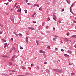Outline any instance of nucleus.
<instances>
[{
    "mask_svg": "<svg viewBox=\"0 0 76 76\" xmlns=\"http://www.w3.org/2000/svg\"><path fill=\"white\" fill-rule=\"evenodd\" d=\"M53 70L54 71H55V72H59V73H62V72H63V71L57 69H53Z\"/></svg>",
    "mask_w": 76,
    "mask_h": 76,
    "instance_id": "nucleus-1",
    "label": "nucleus"
},
{
    "mask_svg": "<svg viewBox=\"0 0 76 76\" xmlns=\"http://www.w3.org/2000/svg\"><path fill=\"white\" fill-rule=\"evenodd\" d=\"M29 39V38L28 37H27L26 38V42H27V43H28V40Z\"/></svg>",
    "mask_w": 76,
    "mask_h": 76,
    "instance_id": "nucleus-2",
    "label": "nucleus"
},
{
    "mask_svg": "<svg viewBox=\"0 0 76 76\" xmlns=\"http://www.w3.org/2000/svg\"><path fill=\"white\" fill-rule=\"evenodd\" d=\"M39 51H40V53H45V54L46 53L45 52L41 50H40Z\"/></svg>",
    "mask_w": 76,
    "mask_h": 76,
    "instance_id": "nucleus-3",
    "label": "nucleus"
},
{
    "mask_svg": "<svg viewBox=\"0 0 76 76\" xmlns=\"http://www.w3.org/2000/svg\"><path fill=\"white\" fill-rule=\"evenodd\" d=\"M28 29H32V30H34V29H35L34 28L32 27H28Z\"/></svg>",
    "mask_w": 76,
    "mask_h": 76,
    "instance_id": "nucleus-4",
    "label": "nucleus"
},
{
    "mask_svg": "<svg viewBox=\"0 0 76 76\" xmlns=\"http://www.w3.org/2000/svg\"><path fill=\"white\" fill-rule=\"evenodd\" d=\"M66 2H67L69 4V3H70V0H66Z\"/></svg>",
    "mask_w": 76,
    "mask_h": 76,
    "instance_id": "nucleus-5",
    "label": "nucleus"
},
{
    "mask_svg": "<svg viewBox=\"0 0 76 76\" xmlns=\"http://www.w3.org/2000/svg\"><path fill=\"white\" fill-rule=\"evenodd\" d=\"M65 41H66V42H67L69 41V40H68V39L67 38H65L64 39Z\"/></svg>",
    "mask_w": 76,
    "mask_h": 76,
    "instance_id": "nucleus-6",
    "label": "nucleus"
},
{
    "mask_svg": "<svg viewBox=\"0 0 76 76\" xmlns=\"http://www.w3.org/2000/svg\"><path fill=\"white\" fill-rule=\"evenodd\" d=\"M64 56L65 57H68H68H69V56L66 54H64Z\"/></svg>",
    "mask_w": 76,
    "mask_h": 76,
    "instance_id": "nucleus-7",
    "label": "nucleus"
},
{
    "mask_svg": "<svg viewBox=\"0 0 76 76\" xmlns=\"http://www.w3.org/2000/svg\"><path fill=\"white\" fill-rule=\"evenodd\" d=\"M36 14V13L34 12V13L33 14V15H32L31 17H34V15H35Z\"/></svg>",
    "mask_w": 76,
    "mask_h": 76,
    "instance_id": "nucleus-8",
    "label": "nucleus"
},
{
    "mask_svg": "<svg viewBox=\"0 0 76 76\" xmlns=\"http://www.w3.org/2000/svg\"><path fill=\"white\" fill-rule=\"evenodd\" d=\"M1 41H2V42H6V40H5L4 39H2L1 40Z\"/></svg>",
    "mask_w": 76,
    "mask_h": 76,
    "instance_id": "nucleus-9",
    "label": "nucleus"
},
{
    "mask_svg": "<svg viewBox=\"0 0 76 76\" xmlns=\"http://www.w3.org/2000/svg\"><path fill=\"white\" fill-rule=\"evenodd\" d=\"M53 18L56 19H57V17H56V16H55V15H53Z\"/></svg>",
    "mask_w": 76,
    "mask_h": 76,
    "instance_id": "nucleus-10",
    "label": "nucleus"
},
{
    "mask_svg": "<svg viewBox=\"0 0 76 76\" xmlns=\"http://www.w3.org/2000/svg\"><path fill=\"white\" fill-rule=\"evenodd\" d=\"M15 48H14L12 50H11V51H10V53H12V51H13V50H15Z\"/></svg>",
    "mask_w": 76,
    "mask_h": 76,
    "instance_id": "nucleus-11",
    "label": "nucleus"
},
{
    "mask_svg": "<svg viewBox=\"0 0 76 76\" xmlns=\"http://www.w3.org/2000/svg\"><path fill=\"white\" fill-rule=\"evenodd\" d=\"M69 64L70 66H71V65H72V64H73V63H69Z\"/></svg>",
    "mask_w": 76,
    "mask_h": 76,
    "instance_id": "nucleus-12",
    "label": "nucleus"
},
{
    "mask_svg": "<svg viewBox=\"0 0 76 76\" xmlns=\"http://www.w3.org/2000/svg\"><path fill=\"white\" fill-rule=\"evenodd\" d=\"M50 20V18L49 17H48L47 18V20H48V21H49V20Z\"/></svg>",
    "mask_w": 76,
    "mask_h": 76,
    "instance_id": "nucleus-13",
    "label": "nucleus"
},
{
    "mask_svg": "<svg viewBox=\"0 0 76 76\" xmlns=\"http://www.w3.org/2000/svg\"><path fill=\"white\" fill-rule=\"evenodd\" d=\"M36 42L37 45H38V43H39V42L37 40H36Z\"/></svg>",
    "mask_w": 76,
    "mask_h": 76,
    "instance_id": "nucleus-14",
    "label": "nucleus"
},
{
    "mask_svg": "<svg viewBox=\"0 0 76 76\" xmlns=\"http://www.w3.org/2000/svg\"><path fill=\"white\" fill-rule=\"evenodd\" d=\"M25 13H27V12H28L27 11V10H25Z\"/></svg>",
    "mask_w": 76,
    "mask_h": 76,
    "instance_id": "nucleus-15",
    "label": "nucleus"
},
{
    "mask_svg": "<svg viewBox=\"0 0 76 76\" xmlns=\"http://www.w3.org/2000/svg\"><path fill=\"white\" fill-rule=\"evenodd\" d=\"M9 65H10V66H11V65L12 64V63L11 62H9Z\"/></svg>",
    "mask_w": 76,
    "mask_h": 76,
    "instance_id": "nucleus-16",
    "label": "nucleus"
},
{
    "mask_svg": "<svg viewBox=\"0 0 76 76\" xmlns=\"http://www.w3.org/2000/svg\"><path fill=\"white\" fill-rule=\"evenodd\" d=\"M70 35V33H68L66 34V35H67V36H69V35Z\"/></svg>",
    "mask_w": 76,
    "mask_h": 76,
    "instance_id": "nucleus-17",
    "label": "nucleus"
},
{
    "mask_svg": "<svg viewBox=\"0 0 76 76\" xmlns=\"http://www.w3.org/2000/svg\"><path fill=\"white\" fill-rule=\"evenodd\" d=\"M76 37V35H74L71 36V37Z\"/></svg>",
    "mask_w": 76,
    "mask_h": 76,
    "instance_id": "nucleus-18",
    "label": "nucleus"
},
{
    "mask_svg": "<svg viewBox=\"0 0 76 76\" xmlns=\"http://www.w3.org/2000/svg\"><path fill=\"white\" fill-rule=\"evenodd\" d=\"M42 8L41 7H40L39 9V10H40L41 11L42 10Z\"/></svg>",
    "mask_w": 76,
    "mask_h": 76,
    "instance_id": "nucleus-19",
    "label": "nucleus"
},
{
    "mask_svg": "<svg viewBox=\"0 0 76 76\" xmlns=\"http://www.w3.org/2000/svg\"><path fill=\"white\" fill-rule=\"evenodd\" d=\"M75 73H73V72H72L71 73V75H75Z\"/></svg>",
    "mask_w": 76,
    "mask_h": 76,
    "instance_id": "nucleus-20",
    "label": "nucleus"
},
{
    "mask_svg": "<svg viewBox=\"0 0 76 76\" xmlns=\"http://www.w3.org/2000/svg\"><path fill=\"white\" fill-rule=\"evenodd\" d=\"M0 25L1 26V27H3V25L2 24H0Z\"/></svg>",
    "mask_w": 76,
    "mask_h": 76,
    "instance_id": "nucleus-21",
    "label": "nucleus"
},
{
    "mask_svg": "<svg viewBox=\"0 0 76 76\" xmlns=\"http://www.w3.org/2000/svg\"><path fill=\"white\" fill-rule=\"evenodd\" d=\"M10 40L11 41H13V38H11Z\"/></svg>",
    "mask_w": 76,
    "mask_h": 76,
    "instance_id": "nucleus-22",
    "label": "nucleus"
},
{
    "mask_svg": "<svg viewBox=\"0 0 76 76\" xmlns=\"http://www.w3.org/2000/svg\"><path fill=\"white\" fill-rule=\"evenodd\" d=\"M19 34L20 36H21V37H22V34L20 33Z\"/></svg>",
    "mask_w": 76,
    "mask_h": 76,
    "instance_id": "nucleus-23",
    "label": "nucleus"
},
{
    "mask_svg": "<svg viewBox=\"0 0 76 76\" xmlns=\"http://www.w3.org/2000/svg\"><path fill=\"white\" fill-rule=\"evenodd\" d=\"M24 70H25V69H26V68L25 67H23L22 68Z\"/></svg>",
    "mask_w": 76,
    "mask_h": 76,
    "instance_id": "nucleus-24",
    "label": "nucleus"
},
{
    "mask_svg": "<svg viewBox=\"0 0 76 76\" xmlns=\"http://www.w3.org/2000/svg\"><path fill=\"white\" fill-rule=\"evenodd\" d=\"M15 55H14L12 57V58H14V57H15Z\"/></svg>",
    "mask_w": 76,
    "mask_h": 76,
    "instance_id": "nucleus-25",
    "label": "nucleus"
},
{
    "mask_svg": "<svg viewBox=\"0 0 76 76\" xmlns=\"http://www.w3.org/2000/svg\"><path fill=\"white\" fill-rule=\"evenodd\" d=\"M5 4H6V5H8V4H9V3H5Z\"/></svg>",
    "mask_w": 76,
    "mask_h": 76,
    "instance_id": "nucleus-26",
    "label": "nucleus"
},
{
    "mask_svg": "<svg viewBox=\"0 0 76 76\" xmlns=\"http://www.w3.org/2000/svg\"><path fill=\"white\" fill-rule=\"evenodd\" d=\"M27 75H28V73H26L25 75H23V76H27Z\"/></svg>",
    "mask_w": 76,
    "mask_h": 76,
    "instance_id": "nucleus-27",
    "label": "nucleus"
},
{
    "mask_svg": "<svg viewBox=\"0 0 76 76\" xmlns=\"http://www.w3.org/2000/svg\"><path fill=\"white\" fill-rule=\"evenodd\" d=\"M33 23H36V21H34L33 22Z\"/></svg>",
    "mask_w": 76,
    "mask_h": 76,
    "instance_id": "nucleus-28",
    "label": "nucleus"
},
{
    "mask_svg": "<svg viewBox=\"0 0 76 76\" xmlns=\"http://www.w3.org/2000/svg\"><path fill=\"white\" fill-rule=\"evenodd\" d=\"M42 26H44V23H42Z\"/></svg>",
    "mask_w": 76,
    "mask_h": 76,
    "instance_id": "nucleus-29",
    "label": "nucleus"
},
{
    "mask_svg": "<svg viewBox=\"0 0 76 76\" xmlns=\"http://www.w3.org/2000/svg\"><path fill=\"white\" fill-rule=\"evenodd\" d=\"M20 48L21 49V50H22V49H23V48L21 46H20Z\"/></svg>",
    "mask_w": 76,
    "mask_h": 76,
    "instance_id": "nucleus-30",
    "label": "nucleus"
},
{
    "mask_svg": "<svg viewBox=\"0 0 76 76\" xmlns=\"http://www.w3.org/2000/svg\"><path fill=\"white\" fill-rule=\"evenodd\" d=\"M17 4H18V3H16L15 4V6H16V5H17Z\"/></svg>",
    "mask_w": 76,
    "mask_h": 76,
    "instance_id": "nucleus-31",
    "label": "nucleus"
},
{
    "mask_svg": "<svg viewBox=\"0 0 76 76\" xmlns=\"http://www.w3.org/2000/svg\"><path fill=\"white\" fill-rule=\"evenodd\" d=\"M17 11L18 12H20V10H17Z\"/></svg>",
    "mask_w": 76,
    "mask_h": 76,
    "instance_id": "nucleus-32",
    "label": "nucleus"
},
{
    "mask_svg": "<svg viewBox=\"0 0 76 76\" xmlns=\"http://www.w3.org/2000/svg\"><path fill=\"white\" fill-rule=\"evenodd\" d=\"M73 6V4H72V5L71 6V7H72Z\"/></svg>",
    "mask_w": 76,
    "mask_h": 76,
    "instance_id": "nucleus-33",
    "label": "nucleus"
},
{
    "mask_svg": "<svg viewBox=\"0 0 76 76\" xmlns=\"http://www.w3.org/2000/svg\"><path fill=\"white\" fill-rule=\"evenodd\" d=\"M25 2L26 3H28V0H25Z\"/></svg>",
    "mask_w": 76,
    "mask_h": 76,
    "instance_id": "nucleus-34",
    "label": "nucleus"
},
{
    "mask_svg": "<svg viewBox=\"0 0 76 76\" xmlns=\"http://www.w3.org/2000/svg\"><path fill=\"white\" fill-rule=\"evenodd\" d=\"M37 4H34V7H35V6H37Z\"/></svg>",
    "mask_w": 76,
    "mask_h": 76,
    "instance_id": "nucleus-35",
    "label": "nucleus"
},
{
    "mask_svg": "<svg viewBox=\"0 0 76 76\" xmlns=\"http://www.w3.org/2000/svg\"><path fill=\"white\" fill-rule=\"evenodd\" d=\"M48 49H50V46H48Z\"/></svg>",
    "mask_w": 76,
    "mask_h": 76,
    "instance_id": "nucleus-36",
    "label": "nucleus"
},
{
    "mask_svg": "<svg viewBox=\"0 0 76 76\" xmlns=\"http://www.w3.org/2000/svg\"><path fill=\"white\" fill-rule=\"evenodd\" d=\"M8 1H9V2H11L12 0H8Z\"/></svg>",
    "mask_w": 76,
    "mask_h": 76,
    "instance_id": "nucleus-37",
    "label": "nucleus"
},
{
    "mask_svg": "<svg viewBox=\"0 0 76 76\" xmlns=\"http://www.w3.org/2000/svg\"><path fill=\"white\" fill-rule=\"evenodd\" d=\"M15 35H16V36H17V37H18V34H15Z\"/></svg>",
    "mask_w": 76,
    "mask_h": 76,
    "instance_id": "nucleus-38",
    "label": "nucleus"
},
{
    "mask_svg": "<svg viewBox=\"0 0 76 76\" xmlns=\"http://www.w3.org/2000/svg\"><path fill=\"white\" fill-rule=\"evenodd\" d=\"M74 47L75 48H76V45H74Z\"/></svg>",
    "mask_w": 76,
    "mask_h": 76,
    "instance_id": "nucleus-39",
    "label": "nucleus"
},
{
    "mask_svg": "<svg viewBox=\"0 0 76 76\" xmlns=\"http://www.w3.org/2000/svg\"><path fill=\"white\" fill-rule=\"evenodd\" d=\"M34 65V64H31V66L32 67V66Z\"/></svg>",
    "mask_w": 76,
    "mask_h": 76,
    "instance_id": "nucleus-40",
    "label": "nucleus"
},
{
    "mask_svg": "<svg viewBox=\"0 0 76 76\" xmlns=\"http://www.w3.org/2000/svg\"><path fill=\"white\" fill-rule=\"evenodd\" d=\"M47 62H44V64H47Z\"/></svg>",
    "mask_w": 76,
    "mask_h": 76,
    "instance_id": "nucleus-41",
    "label": "nucleus"
},
{
    "mask_svg": "<svg viewBox=\"0 0 76 76\" xmlns=\"http://www.w3.org/2000/svg\"><path fill=\"white\" fill-rule=\"evenodd\" d=\"M11 60L12 61H13V58H12V59H11Z\"/></svg>",
    "mask_w": 76,
    "mask_h": 76,
    "instance_id": "nucleus-42",
    "label": "nucleus"
},
{
    "mask_svg": "<svg viewBox=\"0 0 76 76\" xmlns=\"http://www.w3.org/2000/svg\"><path fill=\"white\" fill-rule=\"evenodd\" d=\"M53 19L55 20V21H56V18H53Z\"/></svg>",
    "mask_w": 76,
    "mask_h": 76,
    "instance_id": "nucleus-43",
    "label": "nucleus"
},
{
    "mask_svg": "<svg viewBox=\"0 0 76 76\" xmlns=\"http://www.w3.org/2000/svg\"><path fill=\"white\" fill-rule=\"evenodd\" d=\"M64 9H63L62 10V11H64Z\"/></svg>",
    "mask_w": 76,
    "mask_h": 76,
    "instance_id": "nucleus-44",
    "label": "nucleus"
},
{
    "mask_svg": "<svg viewBox=\"0 0 76 76\" xmlns=\"http://www.w3.org/2000/svg\"><path fill=\"white\" fill-rule=\"evenodd\" d=\"M1 34H2V32L1 31L0 32V35H1Z\"/></svg>",
    "mask_w": 76,
    "mask_h": 76,
    "instance_id": "nucleus-45",
    "label": "nucleus"
},
{
    "mask_svg": "<svg viewBox=\"0 0 76 76\" xmlns=\"http://www.w3.org/2000/svg\"><path fill=\"white\" fill-rule=\"evenodd\" d=\"M37 68L38 69H39V66H38L37 67Z\"/></svg>",
    "mask_w": 76,
    "mask_h": 76,
    "instance_id": "nucleus-46",
    "label": "nucleus"
},
{
    "mask_svg": "<svg viewBox=\"0 0 76 76\" xmlns=\"http://www.w3.org/2000/svg\"><path fill=\"white\" fill-rule=\"evenodd\" d=\"M37 7H39V5H37Z\"/></svg>",
    "mask_w": 76,
    "mask_h": 76,
    "instance_id": "nucleus-47",
    "label": "nucleus"
},
{
    "mask_svg": "<svg viewBox=\"0 0 76 76\" xmlns=\"http://www.w3.org/2000/svg\"><path fill=\"white\" fill-rule=\"evenodd\" d=\"M2 57H5V56H2Z\"/></svg>",
    "mask_w": 76,
    "mask_h": 76,
    "instance_id": "nucleus-48",
    "label": "nucleus"
},
{
    "mask_svg": "<svg viewBox=\"0 0 76 76\" xmlns=\"http://www.w3.org/2000/svg\"><path fill=\"white\" fill-rule=\"evenodd\" d=\"M61 51H64V50L63 49H62L61 50Z\"/></svg>",
    "mask_w": 76,
    "mask_h": 76,
    "instance_id": "nucleus-49",
    "label": "nucleus"
},
{
    "mask_svg": "<svg viewBox=\"0 0 76 76\" xmlns=\"http://www.w3.org/2000/svg\"><path fill=\"white\" fill-rule=\"evenodd\" d=\"M58 22H59V23H61V21H60V20H59Z\"/></svg>",
    "mask_w": 76,
    "mask_h": 76,
    "instance_id": "nucleus-50",
    "label": "nucleus"
},
{
    "mask_svg": "<svg viewBox=\"0 0 76 76\" xmlns=\"http://www.w3.org/2000/svg\"><path fill=\"white\" fill-rule=\"evenodd\" d=\"M74 23H76V21L75 20L74 21Z\"/></svg>",
    "mask_w": 76,
    "mask_h": 76,
    "instance_id": "nucleus-51",
    "label": "nucleus"
},
{
    "mask_svg": "<svg viewBox=\"0 0 76 76\" xmlns=\"http://www.w3.org/2000/svg\"><path fill=\"white\" fill-rule=\"evenodd\" d=\"M7 43H5V45L6 46V45H7Z\"/></svg>",
    "mask_w": 76,
    "mask_h": 76,
    "instance_id": "nucleus-52",
    "label": "nucleus"
},
{
    "mask_svg": "<svg viewBox=\"0 0 76 76\" xmlns=\"http://www.w3.org/2000/svg\"><path fill=\"white\" fill-rule=\"evenodd\" d=\"M55 39H56V38H54L53 39V40H55Z\"/></svg>",
    "mask_w": 76,
    "mask_h": 76,
    "instance_id": "nucleus-53",
    "label": "nucleus"
},
{
    "mask_svg": "<svg viewBox=\"0 0 76 76\" xmlns=\"http://www.w3.org/2000/svg\"><path fill=\"white\" fill-rule=\"evenodd\" d=\"M4 48H6V45H5V46H4Z\"/></svg>",
    "mask_w": 76,
    "mask_h": 76,
    "instance_id": "nucleus-54",
    "label": "nucleus"
},
{
    "mask_svg": "<svg viewBox=\"0 0 76 76\" xmlns=\"http://www.w3.org/2000/svg\"><path fill=\"white\" fill-rule=\"evenodd\" d=\"M27 4L28 5H29V4H30L29 3H28Z\"/></svg>",
    "mask_w": 76,
    "mask_h": 76,
    "instance_id": "nucleus-55",
    "label": "nucleus"
},
{
    "mask_svg": "<svg viewBox=\"0 0 76 76\" xmlns=\"http://www.w3.org/2000/svg\"><path fill=\"white\" fill-rule=\"evenodd\" d=\"M55 51H57V48H56V49H55Z\"/></svg>",
    "mask_w": 76,
    "mask_h": 76,
    "instance_id": "nucleus-56",
    "label": "nucleus"
},
{
    "mask_svg": "<svg viewBox=\"0 0 76 76\" xmlns=\"http://www.w3.org/2000/svg\"><path fill=\"white\" fill-rule=\"evenodd\" d=\"M60 42L61 43H63V42H62V41H61Z\"/></svg>",
    "mask_w": 76,
    "mask_h": 76,
    "instance_id": "nucleus-57",
    "label": "nucleus"
},
{
    "mask_svg": "<svg viewBox=\"0 0 76 76\" xmlns=\"http://www.w3.org/2000/svg\"><path fill=\"white\" fill-rule=\"evenodd\" d=\"M46 28H48V26H46Z\"/></svg>",
    "mask_w": 76,
    "mask_h": 76,
    "instance_id": "nucleus-58",
    "label": "nucleus"
},
{
    "mask_svg": "<svg viewBox=\"0 0 76 76\" xmlns=\"http://www.w3.org/2000/svg\"><path fill=\"white\" fill-rule=\"evenodd\" d=\"M53 29H54V30H56V28H54Z\"/></svg>",
    "mask_w": 76,
    "mask_h": 76,
    "instance_id": "nucleus-59",
    "label": "nucleus"
},
{
    "mask_svg": "<svg viewBox=\"0 0 76 76\" xmlns=\"http://www.w3.org/2000/svg\"><path fill=\"white\" fill-rule=\"evenodd\" d=\"M12 72H15V70H13L12 71Z\"/></svg>",
    "mask_w": 76,
    "mask_h": 76,
    "instance_id": "nucleus-60",
    "label": "nucleus"
},
{
    "mask_svg": "<svg viewBox=\"0 0 76 76\" xmlns=\"http://www.w3.org/2000/svg\"><path fill=\"white\" fill-rule=\"evenodd\" d=\"M22 10L20 9V13H21V11Z\"/></svg>",
    "mask_w": 76,
    "mask_h": 76,
    "instance_id": "nucleus-61",
    "label": "nucleus"
},
{
    "mask_svg": "<svg viewBox=\"0 0 76 76\" xmlns=\"http://www.w3.org/2000/svg\"><path fill=\"white\" fill-rule=\"evenodd\" d=\"M11 10L12 11H13V9H11Z\"/></svg>",
    "mask_w": 76,
    "mask_h": 76,
    "instance_id": "nucleus-62",
    "label": "nucleus"
},
{
    "mask_svg": "<svg viewBox=\"0 0 76 76\" xmlns=\"http://www.w3.org/2000/svg\"><path fill=\"white\" fill-rule=\"evenodd\" d=\"M75 29H76V26L75 27Z\"/></svg>",
    "mask_w": 76,
    "mask_h": 76,
    "instance_id": "nucleus-63",
    "label": "nucleus"
},
{
    "mask_svg": "<svg viewBox=\"0 0 76 76\" xmlns=\"http://www.w3.org/2000/svg\"><path fill=\"white\" fill-rule=\"evenodd\" d=\"M16 8H18V6H17L16 7Z\"/></svg>",
    "mask_w": 76,
    "mask_h": 76,
    "instance_id": "nucleus-64",
    "label": "nucleus"
}]
</instances>
